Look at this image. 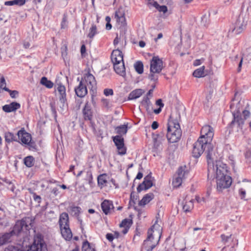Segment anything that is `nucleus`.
Wrapping results in <instances>:
<instances>
[{
  "mask_svg": "<svg viewBox=\"0 0 251 251\" xmlns=\"http://www.w3.org/2000/svg\"><path fill=\"white\" fill-rule=\"evenodd\" d=\"M154 198L152 193H149L145 195L141 200L139 201V210L141 206H144L150 202Z\"/></svg>",
  "mask_w": 251,
  "mask_h": 251,
  "instance_id": "nucleus-27",
  "label": "nucleus"
},
{
  "mask_svg": "<svg viewBox=\"0 0 251 251\" xmlns=\"http://www.w3.org/2000/svg\"><path fill=\"white\" fill-rule=\"evenodd\" d=\"M114 69L115 72L120 75L125 77L126 75V69L124 62L113 64Z\"/></svg>",
  "mask_w": 251,
  "mask_h": 251,
  "instance_id": "nucleus-24",
  "label": "nucleus"
},
{
  "mask_svg": "<svg viewBox=\"0 0 251 251\" xmlns=\"http://www.w3.org/2000/svg\"><path fill=\"white\" fill-rule=\"evenodd\" d=\"M242 115L244 117L243 120L245 121V120L248 119L250 116V112L248 110H244L242 111Z\"/></svg>",
  "mask_w": 251,
  "mask_h": 251,
  "instance_id": "nucleus-51",
  "label": "nucleus"
},
{
  "mask_svg": "<svg viewBox=\"0 0 251 251\" xmlns=\"http://www.w3.org/2000/svg\"><path fill=\"white\" fill-rule=\"evenodd\" d=\"M21 107L20 104L17 102H12L9 104H6L2 106V110L7 113L15 111Z\"/></svg>",
  "mask_w": 251,
  "mask_h": 251,
  "instance_id": "nucleus-25",
  "label": "nucleus"
},
{
  "mask_svg": "<svg viewBox=\"0 0 251 251\" xmlns=\"http://www.w3.org/2000/svg\"><path fill=\"white\" fill-rule=\"evenodd\" d=\"M101 207L105 215L111 214L114 211L112 202L109 200H104L101 204Z\"/></svg>",
  "mask_w": 251,
  "mask_h": 251,
  "instance_id": "nucleus-21",
  "label": "nucleus"
},
{
  "mask_svg": "<svg viewBox=\"0 0 251 251\" xmlns=\"http://www.w3.org/2000/svg\"><path fill=\"white\" fill-rule=\"evenodd\" d=\"M157 10H158L159 12H162L163 13H165L167 12L168 9L166 6L165 5H162L160 6L158 4V6H157Z\"/></svg>",
  "mask_w": 251,
  "mask_h": 251,
  "instance_id": "nucleus-50",
  "label": "nucleus"
},
{
  "mask_svg": "<svg viewBox=\"0 0 251 251\" xmlns=\"http://www.w3.org/2000/svg\"><path fill=\"white\" fill-rule=\"evenodd\" d=\"M145 93V91L142 89H137L130 93L128 96L129 100H134L139 98Z\"/></svg>",
  "mask_w": 251,
  "mask_h": 251,
  "instance_id": "nucleus-31",
  "label": "nucleus"
},
{
  "mask_svg": "<svg viewBox=\"0 0 251 251\" xmlns=\"http://www.w3.org/2000/svg\"><path fill=\"white\" fill-rule=\"evenodd\" d=\"M188 171L186 167H180L178 168L177 172V176L173 181V185L174 187H178L182 183L183 181L187 177Z\"/></svg>",
  "mask_w": 251,
  "mask_h": 251,
  "instance_id": "nucleus-7",
  "label": "nucleus"
},
{
  "mask_svg": "<svg viewBox=\"0 0 251 251\" xmlns=\"http://www.w3.org/2000/svg\"><path fill=\"white\" fill-rule=\"evenodd\" d=\"M110 178L106 174H102L98 177V183L99 186L103 187L108 186L109 183Z\"/></svg>",
  "mask_w": 251,
  "mask_h": 251,
  "instance_id": "nucleus-26",
  "label": "nucleus"
},
{
  "mask_svg": "<svg viewBox=\"0 0 251 251\" xmlns=\"http://www.w3.org/2000/svg\"><path fill=\"white\" fill-rule=\"evenodd\" d=\"M132 224V221H122L119 225L120 227L121 228H123L121 232L124 234H126Z\"/></svg>",
  "mask_w": 251,
  "mask_h": 251,
  "instance_id": "nucleus-32",
  "label": "nucleus"
},
{
  "mask_svg": "<svg viewBox=\"0 0 251 251\" xmlns=\"http://www.w3.org/2000/svg\"><path fill=\"white\" fill-rule=\"evenodd\" d=\"M33 198L35 201H37L38 202H40L41 197L39 196L36 195L35 194H34Z\"/></svg>",
  "mask_w": 251,
  "mask_h": 251,
  "instance_id": "nucleus-64",
  "label": "nucleus"
},
{
  "mask_svg": "<svg viewBox=\"0 0 251 251\" xmlns=\"http://www.w3.org/2000/svg\"><path fill=\"white\" fill-rule=\"evenodd\" d=\"M0 88L3 90H4L6 91H9V89H8L6 86V82L4 77H2L0 78Z\"/></svg>",
  "mask_w": 251,
  "mask_h": 251,
  "instance_id": "nucleus-47",
  "label": "nucleus"
},
{
  "mask_svg": "<svg viewBox=\"0 0 251 251\" xmlns=\"http://www.w3.org/2000/svg\"><path fill=\"white\" fill-rule=\"evenodd\" d=\"M113 141L117 147L118 153L124 155L126 153V148L124 143V138L121 136H116L113 137Z\"/></svg>",
  "mask_w": 251,
  "mask_h": 251,
  "instance_id": "nucleus-14",
  "label": "nucleus"
},
{
  "mask_svg": "<svg viewBox=\"0 0 251 251\" xmlns=\"http://www.w3.org/2000/svg\"><path fill=\"white\" fill-rule=\"evenodd\" d=\"M116 130L117 133L119 135L118 136H122L125 135L127 131V127L126 125H124L120 126H117L116 128Z\"/></svg>",
  "mask_w": 251,
  "mask_h": 251,
  "instance_id": "nucleus-37",
  "label": "nucleus"
},
{
  "mask_svg": "<svg viewBox=\"0 0 251 251\" xmlns=\"http://www.w3.org/2000/svg\"><path fill=\"white\" fill-rule=\"evenodd\" d=\"M221 242L225 245L221 251H225L226 247L231 246V248H233L235 244L233 243L234 239V236L232 234L226 235L225 234H222L221 235Z\"/></svg>",
  "mask_w": 251,
  "mask_h": 251,
  "instance_id": "nucleus-16",
  "label": "nucleus"
},
{
  "mask_svg": "<svg viewBox=\"0 0 251 251\" xmlns=\"http://www.w3.org/2000/svg\"><path fill=\"white\" fill-rule=\"evenodd\" d=\"M159 72H151L150 71V74L149 75V78L150 79V80L156 82L158 78V74H159Z\"/></svg>",
  "mask_w": 251,
  "mask_h": 251,
  "instance_id": "nucleus-44",
  "label": "nucleus"
},
{
  "mask_svg": "<svg viewBox=\"0 0 251 251\" xmlns=\"http://www.w3.org/2000/svg\"><path fill=\"white\" fill-rule=\"evenodd\" d=\"M4 251H20L17 247L14 246H8L5 250Z\"/></svg>",
  "mask_w": 251,
  "mask_h": 251,
  "instance_id": "nucleus-55",
  "label": "nucleus"
},
{
  "mask_svg": "<svg viewBox=\"0 0 251 251\" xmlns=\"http://www.w3.org/2000/svg\"><path fill=\"white\" fill-rule=\"evenodd\" d=\"M203 61V59H197L194 61L193 64L195 66L200 65L201 64V63Z\"/></svg>",
  "mask_w": 251,
  "mask_h": 251,
  "instance_id": "nucleus-58",
  "label": "nucleus"
},
{
  "mask_svg": "<svg viewBox=\"0 0 251 251\" xmlns=\"http://www.w3.org/2000/svg\"><path fill=\"white\" fill-rule=\"evenodd\" d=\"M81 209L80 207L75 205H72L69 207V212L70 214L74 217L78 218L79 214L81 212Z\"/></svg>",
  "mask_w": 251,
  "mask_h": 251,
  "instance_id": "nucleus-34",
  "label": "nucleus"
},
{
  "mask_svg": "<svg viewBox=\"0 0 251 251\" xmlns=\"http://www.w3.org/2000/svg\"><path fill=\"white\" fill-rule=\"evenodd\" d=\"M204 69V66L200 67L193 72V75L194 76L198 78L204 77L205 75Z\"/></svg>",
  "mask_w": 251,
  "mask_h": 251,
  "instance_id": "nucleus-36",
  "label": "nucleus"
},
{
  "mask_svg": "<svg viewBox=\"0 0 251 251\" xmlns=\"http://www.w3.org/2000/svg\"><path fill=\"white\" fill-rule=\"evenodd\" d=\"M65 219H68V215L66 213H63L60 215L59 220H65Z\"/></svg>",
  "mask_w": 251,
  "mask_h": 251,
  "instance_id": "nucleus-59",
  "label": "nucleus"
},
{
  "mask_svg": "<svg viewBox=\"0 0 251 251\" xmlns=\"http://www.w3.org/2000/svg\"><path fill=\"white\" fill-rule=\"evenodd\" d=\"M204 152L206 154L208 167L210 163L212 164L217 161V157L214 151L213 144L208 143L204 139H202V137H199L193 145V156L198 158Z\"/></svg>",
  "mask_w": 251,
  "mask_h": 251,
  "instance_id": "nucleus-2",
  "label": "nucleus"
},
{
  "mask_svg": "<svg viewBox=\"0 0 251 251\" xmlns=\"http://www.w3.org/2000/svg\"><path fill=\"white\" fill-rule=\"evenodd\" d=\"M24 47L25 49H28L30 47V44L28 41H25L23 43Z\"/></svg>",
  "mask_w": 251,
  "mask_h": 251,
  "instance_id": "nucleus-60",
  "label": "nucleus"
},
{
  "mask_svg": "<svg viewBox=\"0 0 251 251\" xmlns=\"http://www.w3.org/2000/svg\"><path fill=\"white\" fill-rule=\"evenodd\" d=\"M117 24L119 28H121L124 30V34H125V27L126 25L125 16L116 19Z\"/></svg>",
  "mask_w": 251,
  "mask_h": 251,
  "instance_id": "nucleus-35",
  "label": "nucleus"
},
{
  "mask_svg": "<svg viewBox=\"0 0 251 251\" xmlns=\"http://www.w3.org/2000/svg\"><path fill=\"white\" fill-rule=\"evenodd\" d=\"M164 218V210L163 208H160L158 210L157 213L156 215V220H161Z\"/></svg>",
  "mask_w": 251,
  "mask_h": 251,
  "instance_id": "nucleus-48",
  "label": "nucleus"
},
{
  "mask_svg": "<svg viewBox=\"0 0 251 251\" xmlns=\"http://www.w3.org/2000/svg\"><path fill=\"white\" fill-rule=\"evenodd\" d=\"M148 235L147 238L144 241L141 251H152L156 245L158 244L160 240L159 238H157L155 236L148 232Z\"/></svg>",
  "mask_w": 251,
  "mask_h": 251,
  "instance_id": "nucleus-6",
  "label": "nucleus"
},
{
  "mask_svg": "<svg viewBox=\"0 0 251 251\" xmlns=\"http://www.w3.org/2000/svg\"><path fill=\"white\" fill-rule=\"evenodd\" d=\"M247 21L245 18L240 15L235 23V26L232 31L236 34L240 33L247 25Z\"/></svg>",
  "mask_w": 251,
  "mask_h": 251,
  "instance_id": "nucleus-13",
  "label": "nucleus"
},
{
  "mask_svg": "<svg viewBox=\"0 0 251 251\" xmlns=\"http://www.w3.org/2000/svg\"><path fill=\"white\" fill-rule=\"evenodd\" d=\"M68 15L65 13L63 15V17L61 23V28L62 29H66L68 27Z\"/></svg>",
  "mask_w": 251,
  "mask_h": 251,
  "instance_id": "nucleus-41",
  "label": "nucleus"
},
{
  "mask_svg": "<svg viewBox=\"0 0 251 251\" xmlns=\"http://www.w3.org/2000/svg\"><path fill=\"white\" fill-rule=\"evenodd\" d=\"M106 238L110 242L112 241L114 238V235L112 233H107L106 235Z\"/></svg>",
  "mask_w": 251,
  "mask_h": 251,
  "instance_id": "nucleus-57",
  "label": "nucleus"
},
{
  "mask_svg": "<svg viewBox=\"0 0 251 251\" xmlns=\"http://www.w3.org/2000/svg\"><path fill=\"white\" fill-rule=\"evenodd\" d=\"M240 113V110L239 108L236 112H233V120L229 125V127L232 132H237L242 130L244 121L242 117L239 115Z\"/></svg>",
  "mask_w": 251,
  "mask_h": 251,
  "instance_id": "nucleus-5",
  "label": "nucleus"
},
{
  "mask_svg": "<svg viewBox=\"0 0 251 251\" xmlns=\"http://www.w3.org/2000/svg\"><path fill=\"white\" fill-rule=\"evenodd\" d=\"M182 131L177 120L171 116L168 123L167 138L170 143L177 142L181 136Z\"/></svg>",
  "mask_w": 251,
  "mask_h": 251,
  "instance_id": "nucleus-3",
  "label": "nucleus"
},
{
  "mask_svg": "<svg viewBox=\"0 0 251 251\" xmlns=\"http://www.w3.org/2000/svg\"><path fill=\"white\" fill-rule=\"evenodd\" d=\"M141 105L143 106L148 113H151L153 111L152 104L148 97H144L141 101Z\"/></svg>",
  "mask_w": 251,
  "mask_h": 251,
  "instance_id": "nucleus-28",
  "label": "nucleus"
},
{
  "mask_svg": "<svg viewBox=\"0 0 251 251\" xmlns=\"http://www.w3.org/2000/svg\"><path fill=\"white\" fill-rule=\"evenodd\" d=\"M111 61L113 64L124 62L122 51L119 50H114L111 53Z\"/></svg>",
  "mask_w": 251,
  "mask_h": 251,
  "instance_id": "nucleus-22",
  "label": "nucleus"
},
{
  "mask_svg": "<svg viewBox=\"0 0 251 251\" xmlns=\"http://www.w3.org/2000/svg\"><path fill=\"white\" fill-rule=\"evenodd\" d=\"M134 68L139 74H142L143 73V64L141 62L138 61L136 62L134 64Z\"/></svg>",
  "mask_w": 251,
  "mask_h": 251,
  "instance_id": "nucleus-43",
  "label": "nucleus"
},
{
  "mask_svg": "<svg viewBox=\"0 0 251 251\" xmlns=\"http://www.w3.org/2000/svg\"><path fill=\"white\" fill-rule=\"evenodd\" d=\"M139 199L138 196H135L134 192H132L130 194V200L129 204L130 206H133L135 209L139 210Z\"/></svg>",
  "mask_w": 251,
  "mask_h": 251,
  "instance_id": "nucleus-29",
  "label": "nucleus"
},
{
  "mask_svg": "<svg viewBox=\"0 0 251 251\" xmlns=\"http://www.w3.org/2000/svg\"><path fill=\"white\" fill-rule=\"evenodd\" d=\"M26 0H13L11 1H5L4 4L7 6H11L13 5H18L22 6L25 4Z\"/></svg>",
  "mask_w": 251,
  "mask_h": 251,
  "instance_id": "nucleus-38",
  "label": "nucleus"
},
{
  "mask_svg": "<svg viewBox=\"0 0 251 251\" xmlns=\"http://www.w3.org/2000/svg\"><path fill=\"white\" fill-rule=\"evenodd\" d=\"M156 105L159 106L160 108L163 107L164 106V104L162 103V100L161 99H158L156 101Z\"/></svg>",
  "mask_w": 251,
  "mask_h": 251,
  "instance_id": "nucleus-61",
  "label": "nucleus"
},
{
  "mask_svg": "<svg viewBox=\"0 0 251 251\" xmlns=\"http://www.w3.org/2000/svg\"><path fill=\"white\" fill-rule=\"evenodd\" d=\"M201 21L204 26L207 25L209 21L208 17L206 15L203 16L201 18Z\"/></svg>",
  "mask_w": 251,
  "mask_h": 251,
  "instance_id": "nucleus-53",
  "label": "nucleus"
},
{
  "mask_svg": "<svg viewBox=\"0 0 251 251\" xmlns=\"http://www.w3.org/2000/svg\"><path fill=\"white\" fill-rule=\"evenodd\" d=\"M84 118L85 120H91L92 119V115L90 109V106L88 103L85 104V107L83 110Z\"/></svg>",
  "mask_w": 251,
  "mask_h": 251,
  "instance_id": "nucleus-33",
  "label": "nucleus"
},
{
  "mask_svg": "<svg viewBox=\"0 0 251 251\" xmlns=\"http://www.w3.org/2000/svg\"><path fill=\"white\" fill-rule=\"evenodd\" d=\"M69 221H59L61 233L66 240L72 239L73 234L68 225Z\"/></svg>",
  "mask_w": 251,
  "mask_h": 251,
  "instance_id": "nucleus-11",
  "label": "nucleus"
},
{
  "mask_svg": "<svg viewBox=\"0 0 251 251\" xmlns=\"http://www.w3.org/2000/svg\"><path fill=\"white\" fill-rule=\"evenodd\" d=\"M15 136L11 132H6L5 133V140L7 142H10L14 140Z\"/></svg>",
  "mask_w": 251,
  "mask_h": 251,
  "instance_id": "nucleus-46",
  "label": "nucleus"
},
{
  "mask_svg": "<svg viewBox=\"0 0 251 251\" xmlns=\"http://www.w3.org/2000/svg\"><path fill=\"white\" fill-rule=\"evenodd\" d=\"M240 198L246 201L251 199V183H243L239 189Z\"/></svg>",
  "mask_w": 251,
  "mask_h": 251,
  "instance_id": "nucleus-9",
  "label": "nucleus"
},
{
  "mask_svg": "<svg viewBox=\"0 0 251 251\" xmlns=\"http://www.w3.org/2000/svg\"><path fill=\"white\" fill-rule=\"evenodd\" d=\"M40 83L48 88H51L53 86V83L48 80L46 77H43L41 78Z\"/></svg>",
  "mask_w": 251,
  "mask_h": 251,
  "instance_id": "nucleus-39",
  "label": "nucleus"
},
{
  "mask_svg": "<svg viewBox=\"0 0 251 251\" xmlns=\"http://www.w3.org/2000/svg\"><path fill=\"white\" fill-rule=\"evenodd\" d=\"M163 62L158 56H153L150 61V69L151 72L160 73L163 68Z\"/></svg>",
  "mask_w": 251,
  "mask_h": 251,
  "instance_id": "nucleus-12",
  "label": "nucleus"
},
{
  "mask_svg": "<svg viewBox=\"0 0 251 251\" xmlns=\"http://www.w3.org/2000/svg\"><path fill=\"white\" fill-rule=\"evenodd\" d=\"M29 228V226L27 225L26 221H17L11 232L0 235V245H3L10 242L13 235H18L21 231L24 229L28 230Z\"/></svg>",
  "mask_w": 251,
  "mask_h": 251,
  "instance_id": "nucleus-4",
  "label": "nucleus"
},
{
  "mask_svg": "<svg viewBox=\"0 0 251 251\" xmlns=\"http://www.w3.org/2000/svg\"><path fill=\"white\" fill-rule=\"evenodd\" d=\"M152 185V178L151 176L148 175L144 178V181L138 186L137 191L140 192L142 190H147Z\"/></svg>",
  "mask_w": 251,
  "mask_h": 251,
  "instance_id": "nucleus-18",
  "label": "nucleus"
},
{
  "mask_svg": "<svg viewBox=\"0 0 251 251\" xmlns=\"http://www.w3.org/2000/svg\"><path fill=\"white\" fill-rule=\"evenodd\" d=\"M148 5L150 7L152 6L156 9L157 6H158V3L154 0H148Z\"/></svg>",
  "mask_w": 251,
  "mask_h": 251,
  "instance_id": "nucleus-49",
  "label": "nucleus"
},
{
  "mask_svg": "<svg viewBox=\"0 0 251 251\" xmlns=\"http://www.w3.org/2000/svg\"><path fill=\"white\" fill-rule=\"evenodd\" d=\"M34 159L32 156H28L25 158L24 164L27 167H31L34 165Z\"/></svg>",
  "mask_w": 251,
  "mask_h": 251,
  "instance_id": "nucleus-40",
  "label": "nucleus"
},
{
  "mask_svg": "<svg viewBox=\"0 0 251 251\" xmlns=\"http://www.w3.org/2000/svg\"><path fill=\"white\" fill-rule=\"evenodd\" d=\"M28 251H48V250L43 239L37 236Z\"/></svg>",
  "mask_w": 251,
  "mask_h": 251,
  "instance_id": "nucleus-8",
  "label": "nucleus"
},
{
  "mask_svg": "<svg viewBox=\"0 0 251 251\" xmlns=\"http://www.w3.org/2000/svg\"><path fill=\"white\" fill-rule=\"evenodd\" d=\"M81 81H84V83L86 84L87 87L92 90L95 89L96 86V81L95 77L89 73H88L84 76V79Z\"/></svg>",
  "mask_w": 251,
  "mask_h": 251,
  "instance_id": "nucleus-17",
  "label": "nucleus"
},
{
  "mask_svg": "<svg viewBox=\"0 0 251 251\" xmlns=\"http://www.w3.org/2000/svg\"><path fill=\"white\" fill-rule=\"evenodd\" d=\"M209 179L216 178L217 189L219 192L229 188L232 183L231 177L226 175V166L220 160L210 164L207 168Z\"/></svg>",
  "mask_w": 251,
  "mask_h": 251,
  "instance_id": "nucleus-1",
  "label": "nucleus"
},
{
  "mask_svg": "<svg viewBox=\"0 0 251 251\" xmlns=\"http://www.w3.org/2000/svg\"><path fill=\"white\" fill-rule=\"evenodd\" d=\"M194 200L186 198L185 202L183 204V210L184 212H187L190 211L194 207Z\"/></svg>",
  "mask_w": 251,
  "mask_h": 251,
  "instance_id": "nucleus-30",
  "label": "nucleus"
},
{
  "mask_svg": "<svg viewBox=\"0 0 251 251\" xmlns=\"http://www.w3.org/2000/svg\"><path fill=\"white\" fill-rule=\"evenodd\" d=\"M103 93L106 96L112 95L113 94V90L111 89H105L104 90Z\"/></svg>",
  "mask_w": 251,
  "mask_h": 251,
  "instance_id": "nucleus-54",
  "label": "nucleus"
},
{
  "mask_svg": "<svg viewBox=\"0 0 251 251\" xmlns=\"http://www.w3.org/2000/svg\"><path fill=\"white\" fill-rule=\"evenodd\" d=\"M7 92H9L10 97L12 98H16V96L18 94V92L16 90L11 91L9 90V91H7Z\"/></svg>",
  "mask_w": 251,
  "mask_h": 251,
  "instance_id": "nucleus-56",
  "label": "nucleus"
},
{
  "mask_svg": "<svg viewBox=\"0 0 251 251\" xmlns=\"http://www.w3.org/2000/svg\"><path fill=\"white\" fill-rule=\"evenodd\" d=\"M125 13L124 9L122 8H119L115 11L114 18L115 19H117L125 16Z\"/></svg>",
  "mask_w": 251,
  "mask_h": 251,
  "instance_id": "nucleus-45",
  "label": "nucleus"
},
{
  "mask_svg": "<svg viewBox=\"0 0 251 251\" xmlns=\"http://www.w3.org/2000/svg\"><path fill=\"white\" fill-rule=\"evenodd\" d=\"M17 135L23 144L29 145L31 141V135L26 132L24 129H22L17 133Z\"/></svg>",
  "mask_w": 251,
  "mask_h": 251,
  "instance_id": "nucleus-19",
  "label": "nucleus"
},
{
  "mask_svg": "<svg viewBox=\"0 0 251 251\" xmlns=\"http://www.w3.org/2000/svg\"><path fill=\"white\" fill-rule=\"evenodd\" d=\"M97 33V27L96 25L93 24L90 28L88 37L92 39L94 36Z\"/></svg>",
  "mask_w": 251,
  "mask_h": 251,
  "instance_id": "nucleus-42",
  "label": "nucleus"
},
{
  "mask_svg": "<svg viewBox=\"0 0 251 251\" xmlns=\"http://www.w3.org/2000/svg\"><path fill=\"white\" fill-rule=\"evenodd\" d=\"M148 232L153 236L160 239L162 235V227L161 226V221H156L154 225L149 230Z\"/></svg>",
  "mask_w": 251,
  "mask_h": 251,
  "instance_id": "nucleus-15",
  "label": "nucleus"
},
{
  "mask_svg": "<svg viewBox=\"0 0 251 251\" xmlns=\"http://www.w3.org/2000/svg\"><path fill=\"white\" fill-rule=\"evenodd\" d=\"M196 200L198 202H201V201L205 202L206 201L205 198H200L199 197H196Z\"/></svg>",
  "mask_w": 251,
  "mask_h": 251,
  "instance_id": "nucleus-63",
  "label": "nucleus"
},
{
  "mask_svg": "<svg viewBox=\"0 0 251 251\" xmlns=\"http://www.w3.org/2000/svg\"><path fill=\"white\" fill-rule=\"evenodd\" d=\"M91 246H90V243L87 241H86L84 242V243L83 244L82 247V251H85L88 248H89Z\"/></svg>",
  "mask_w": 251,
  "mask_h": 251,
  "instance_id": "nucleus-52",
  "label": "nucleus"
},
{
  "mask_svg": "<svg viewBox=\"0 0 251 251\" xmlns=\"http://www.w3.org/2000/svg\"><path fill=\"white\" fill-rule=\"evenodd\" d=\"M75 90L76 95L79 98H83L87 94V87L84 81H80Z\"/></svg>",
  "mask_w": 251,
  "mask_h": 251,
  "instance_id": "nucleus-20",
  "label": "nucleus"
},
{
  "mask_svg": "<svg viewBox=\"0 0 251 251\" xmlns=\"http://www.w3.org/2000/svg\"><path fill=\"white\" fill-rule=\"evenodd\" d=\"M213 136V128L211 126L205 125L202 127L200 137H202V139H204L208 143H212Z\"/></svg>",
  "mask_w": 251,
  "mask_h": 251,
  "instance_id": "nucleus-10",
  "label": "nucleus"
},
{
  "mask_svg": "<svg viewBox=\"0 0 251 251\" xmlns=\"http://www.w3.org/2000/svg\"><path fill=\"white\" fill-rule=\"evenodd\" d=\"M57 91L58 93L60 101L63 104V106L64 104L66 101L65 87L61 84H58V86L57 87Z\"/></svg>",
  "mask_w": 251,
  "mask_h": 251,
  "instance_id": "nucleus-23",
  "label": "nucleus"
},
{
  "mask_svg": "<svg viewBox=\"0 0 251 251\" xmlns=\"http://www.w3.org/2000/svg\"><path fill=\"white\" fill-rule=\"evenodd\" d=\"M158 127V124L157 122L154 121L152 125H151V127L153 129H156Z\"/></svg>",
  "mask_w": 251,
  "mask_h": 251,
  "instance_id": "nucleus-62",
  "label": "nucleus"
}]
</instances>
